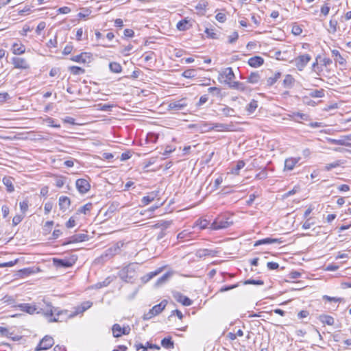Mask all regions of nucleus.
<instances>
[{"label":"nucleus","mask_w":351,"mask_h":351,"mask_svg":"<svg viewBox=\"0 0 351 351\" xmlns=\"http://www.w3.org/2000/svg\"><path fill=\"white\" fill-rule=\"evenodd\" d=\"M93 305V302L90 301H85L81 303L80 305L74 307L73 312H69L68 310H58V308L52 307L49 306L47 310L43 312V314L49 317V322H62L60 319L61 315H65L66 318H73L80 314H83L84 311L90 308Z\"/></svg>","instance_id":"nucleus-1"},{"label":"nucleus","mask_w":351,"mask_h":351,"mask_svg":"<svg viewBox=\"0 0 351 351\" xmlns=\"http://www.w3.org/2000/svg\"><path fill=\"white\" fill-rule=\"evenodd\" d=\"M232 221H229L228 218L225 217H217L210 224V229L218 230L226 229L232 225Z\"/></svg>","instance_id":"nucleus-2"},{"label":"nucleus","mask_w":351,"mask_h":351,"mask_svg":"<svg viewBox=\"0 0 351 351\" xmlns=\"http://www.w3.org/2000/svg\"><path fill=\"white\" fill-rule=\"evenodd\" d=\"M167 304V300H163L158 304H156L151 308L149 312L145 313L143 315L144 320H148L154 317V316L160 314L166 307Z\"/></svg>","instance_id":"nucleus-3"},{"label":"nucleus","mask_w":351,"mask_h":351,"mask_svg":"<svg viewBox=\"0 0 351 351\" xmlns=\"http://www.w3.org/2000/svg\"><path fill=\"white\" fill-rule=\"evenodd\" d=\"M124 245L123 242L119 241L114 244L112 246L110 247L101 254V258L102 259H108L110 258L113 256L119 254L121 251V247Z\"/></svg>","instance_id":"nucleus-4"},{"label":"nucleus","mask_w":351,"mask_h":351,"mask_svg":"<svg viewBox=\"0 0 351 351\" xmlns=\"http://www.w3.org/2000/svg\"><path fill=\"white\" fill-rule=\"evenodd\" d=\"M311 60V56L309 54L300 55L295 58L293 62L299 71H302L306 64Z\"/></svg>","instance_id":"nucleus-5"},{"label":"nucleus","mask_w":351,"mask_h":351,"mask_svg":"<svg viewBox=\"0 0 351 351\" xmlns=\"http://www.w3.org/2000/svg\"><path fill=\"white\" fill-rule=\"evenodd\" d=\"M54 344V340L52 337L45 335L39 342L35 348V351L46 350L51 348Z\"/></svg>","instance_id":"nucleus-6"},{"label":"nucleus","mask_w":351,"mask_h":351,"mask_svg":"<svg viewBox=\"0 0 351 351\" xmlns=\"http://www.w3.org/2000/svg\"><path fill=\"white\" fill-rule=\"evenodd\" d=\"M187 106L186 99L182 98L179 100H173L168 104V110H182Z\"/></svg>","instance_id":"nucleus-7"},{"label":"nucleus","mask_w":351,"mask_h":351,"mask_svg":"<svg viewBox=\"0 0 351 351\" xmlns=\"http://www.w3.org/2000/svg\"><path fill=\"white\" fill-rule=\"evenodd\" d=\"M233 128L232 124H225L220 123H212V127H210L208 129H203L204 132H210L211 130H215L217 132L222 131H232Z\"/></svg>","instance_id":"nucleus-8"},{"label":"nucleus","mask_w":351,"mask_h":351,"mask_svg":"<svg viewBox=\"0 0 351 351\" xmlns=\"http://www.w3.org/2000/svg\"><path fill=\"white\" fill-rule=\"evenodd\" d=\"M112 334L114 337H120L122 335H128L130 332L129 326L121 327L118 324H114L112 328Z\"/></svg>","instance_id":"nucleus-9"},{"label":"nucleus","mask_w":351,"mask_h":351,"mask_svg":"<svg viewBox=\"0 0 351 351\" xmlns=\"http://www.w3.org/2000/svg\"><path fill=\"white\" fill-rule=\"evenodd\" d=\"M14 67L19 69H29L30 68L27 60L23 58L13 57L11 61Z\"/></svg>","instance_id":"nucleus-10"},{"label":"nucleus","mask_w":351,"mask_h":351,"mask_svg":"<svg viewBox=\"0 0 351 351\" xmlns=\"http://www.w3.org/2000/svg\"><path fill=\"white\" fill-rule=\"evenodd\" d=\"M75 186L82 194L86 193L90 189V184L89 182L84 178L77 179L75 182Z\"/></svg>","instance_id":"nucleus-11"},{"label":"nucleus","mask_w":351,"mask_h":351,"mask_svg":"<svg viewBox=\"0 0 351 351\" xmlns=\"http://www.w3.org/2000/svg\"><path fill=\"white\" fill-rule=\"evenodd\" d=\"M71 60L79 63H89L92 60V56L89 53L83 52L79 55L73 56Z\"/></svg>","instance_id":"nucleus-12"},{"label":"nucleus","mask_w":351,"mask_h":351,"mask_svg":"<svg viewBox=\"0 0 351 351\" xmlns=\"http://www.w3.org/2000/svg\"><path fill=\"white\" fill-rule=\"evenodd\" d=\"M173 298L178 302L181 303L182 305L185 306H191L193 303L192 300L190 298L182 295L180 292H176L173 293Z\"/></svg>","instance_id":"nucleus-13"},{"label":"nucleus","mask_w":351,"mask_h":351,"mask_svg":"<svg viewBox=\"0 0 351 351\" xmlns=\"http://www.w3.org/2000/svg\"><path fill=\"white\" fill-rule=\"evenodd\" d=\"M221 77H225V83L228 85L230 82H233V80L235 78L234 73L231 67H228L224 69V71L220 74Z\"/></svg>","instance_id":"nucleus-14"},{"label":"nucleus","mask_w":351,"mask_h":351,"mask_svg":"<svg viewBox=\"0 0 351 351\" xmlns=\"http://www.w3.org/2000/svg\"><path fill=\"white\" fill-rule=\"evenodd\" d=\"M53 264L58 268H69L72 267L73 263L68 259L53 258Z\"/></svg>","instance_id":"nucleus-15"},{"label":"nucleus","mask_w":351,"mask_h":351,"mask_svg":"<svg viewBox=\"0 0 351 351\" xmlns=\"http://www.w3.org/2000/svg\"><path fill=\"white\" fill-rule=\"evenodd\" d=\"M16 307H18L21 311L31 315L34 314L38 310L35 306L31 305L28 303L19 304Z\"/></svg>","instance_id":"nucleus-16"},{"label":"nucleus","mask_w":351,"mask_h":351,"mask_svg":"<svg viewBox=\"0 0 351 351\" xmlns=\"http://www.w3.org/2000/svg\"><path fill=\"white\" fill-rule=\"evenodd\" d=\"M282 241L280 239H273V238H265L263 239L258 240L255 242L254 246H258L260 245H268L272 243H281Z\"/></svg>","instance_id":"nucleus-17"},{"label":"nucleus","mask_w":351,"mask_h":351,"mask_svg":"<svg viewBox=\"0 0 351 351\" xmlns=\"http://www.w3.org/2000/svg\"><path fill=\"white\" fill-rule=\"evenodd\" d=\"M300 158H289L285 161V170L291 171L296 164L300 161Z\"/></svg>","instance_id":"nucleus-18"},{"label":"nucleus","mask_w":351,"mask_h":351,"mask_svg":"<svg viewBox=\"0 0 351 351\" xmlns=\"http://www.w3.org/2000/svg\"><path fill=\"white\" fill-rule=\"evenodd\" d=\"M327 141L332 145H346L351 147V143H347L346 136H343L339 139L328 138Z\"/></svg>","instance_id":"nucleus-19"},{"label":"nucleus","mask_w":351,"mask_h":351,"mask_svg":"<svg viewBox=\"0 0 351 351\" xmlns=\"http://www.w3.org/2000/svg\"><path fill=\"white\" fill-rule=\"evenodd\" d=\"M247 62L250 66L256 68L261 66L264 63V60L262 57L256 56L250 58Z\"/></svg>","instance_id":"nucleus-20"},{"label":"nucleus","mask_w":351,"mask_h":351,"mask_svg":"<svg viewBox=\"0 0 351 351\" xmlns=\"http://www.w3.org/2000/svg\"><path fill=\"white\" fill-rule=\"evenodd\" d=\"M58 203H59V206H60V210H62L64 212L67 209H69V208L71 205V200L66 196H60L59 198Z\"/></svg>","instance_id":"nucleus-21"},{"label":"nucleus","mask_w":351,"mask_h":351,"mask_svg":"<svg viewBox=\"0 0 351 351\" xmlns=\"http://www.w3.org/2000/svg\"><path fill=\"white\" fill-rule=\"evenodd\" d=\"M230 88L244 92L247 90L246 85L240 82H230L228 85Z\"/></svg>","instance_id":"nucleus-22"},{"label":"nucleus","mask_w":351,"mask_h":351,"mask_svg":"<svg viewBox=\"0 0 351 351\" xmlns=\"http://www.w3.org/2000/svg\"><path fill=\"white\" fill-rule=\"evenodd\" d=\"M222 106L223 107L219 110V111L222 113L223 115L226 117H232L236 116V112L233 108L226 105H222Z\"/></svg>","instance_id":"nucleus-23"},{"label":"nucleus","mask_w":351,"mask_h":351,"mask_svg":"<svg viewBox=\"0 0 351 351\" xmlns=\"http://www.w3.org/2000/svg\"><path fill=\"white\" fill-rule=\"evenodd\" d=\"M216 252L209 249H200L197 251L196 256L199 258L205 256H215Z\"/></svg>","instance_id":"nucleus-24"},{"label":"nucleus","mask_w":351,"mask_h":351,"mask_svg":"<svg viewBox=\"0 0 351 351\" xmlns=\"http://www.w3.org/2000/svg\"><path fill=\"white\" fill-rule=\"evenodd\" d=\"M12 51L15 55H21L25 52V47L21 43H15L12 46Z\"/></svg>","instance_id":"nucleus-25"},{"label":"nucleus","mask_w":351,"mask_h":351,"mask_svg":"<svg viewBox=\"0 0 351 351\" xmlns=\"http://www.w3.org/2000/svg\"><path fill=\"white\" fill-rule=\"evenodd\" d=\"M159 191H152L150 193H149L148 195L144 196L142 199L141 202L143 205H147L152 202L154 200V199L158 195Z\"/></svg>","instance_id":"nucleus-26"},{"label":"nucleus","mask_w":351,"mask_h":351,"mask_svg":"<svg viewBox=\"0 0 351 351\" xmlns=\"http://www.w3.org/2000/svg\"><path fill=\"white\" fill-rule=\"evenodd\" d=\"M2 181L3 184L6 186V189L8 193H12L14 191L12 178L5 176L3 178Z\"/></svg>","instance_id":"nucleus-27"},{"label":"nucleus","mask_w":351,"mask_h":351,"mask_svg":"<svg viewBox=\"0 0 351 351\" xmlns=\"http://www.w3.org/2000/svg\"><path fill=\"white\" fill-rule=\"evenodd\" d=\"M319 320L324 324H327L328 326H332L335 323L334 318L328 315H320L319 316Z\"/></svg>","instance_id":"nucleus-28"},{"label":"nucleus","mask_w":351,"mask_h":351,"mask_svg":"<svg viewBox=\"0 0 351 351\" xmlns=\"http://www.w3.org/2000/svg\"><path fill=\"white\" fill-rule=\"evenodd\" d=\"M332 57L335 58V61L338 62L340 65H344L346 62L345 58L342 57L339 51L337 49L332 50Z\"/></svg>","instance_id":"nucleus-29"},{"label":"nucleus","mask_w":351,"mask_h":351,"mask_svg":"<svg viewBox=\"0 0 351 351\" xmlns=\"http://www.w3.org/2000/svg\"><path fill=\"white\" fill-rule=\"evenodd\" d=\"M161 346L166 349H173L174 348V343L171 337H167L162 339Z\"/></svg>","instance_id":"nucleus-30"},{"label":"nucleus","mask_w":351,"mask_h":351,"mask_svg":"<svg viewBox=\"0 0 351 351\" xmlns=\"http://www.w3.org/2000/svg\"><path fill=\"white\" fill-rule=\"evenodd\" d=\"M87 235L84 234H79L72 236L69 239L68 243L81 242L86 240Z\"/></svg>","instance_id":"nucleus-31"},{"label":"nucleus","mask_w":351,"mask_h":351,"mask_svg":"<svg viewBox=\"0 0 351 351\" xmlns=\"http://www.w3.org/2000/svg\"><path fill=\"white\" fill-rule=\"evenodd\" d=\"M211 223L207 219H199L195 223V226H198L200 229L210 228Z\"/></svg>","instance_id":"nucleus-32"},{"label":"nucleus","mask_w":351,"mask_h":351,"mask_svg":"<svg viewBox=\"0 0 351 351\" xmlns=\"http://www.w3.org/2000/svg\"><path fill=\"white\" fill-rule=\"evenodd\" d=\"M191 26V25L189 23V21L186 19L181 20L177 23V28L180 31L187 30Z\"/></svg>","instance_id":"nucleus-33"},{"label":"nucleus","mask_w":351,"mask_h":351,"mask_svg":"<svg viewBox=\"0 0 351 351\" xmlns=\"http://www.w3.org/2000/svg\"><path fill=\"white\" fill-rule=\"evenodd\" d=\"M338 21L333 16L329 21V28L328 31L330 34H335L337 30Z\"/></svg>","instance_id":"nucleus-34"},{"label":"nucleus","mask_w":351,"mask_h":351,"mask_svg":"<svg viewBox=\"0 0 351 351\" xmlns=\"http://www.w3.org/2000/svg\"><path fill=\"white\" fill-rule=\"evenodd\" d=\"M295 80L291 75H286L283 80V85L285 88H290L293 86Z\"/></svg>","instance_id":"nucleus-35"},{"label":"nucleus","mask_w":351,"mask_h":351,"mask_svg":"<svg viewBox=\"0 0 351 351\" xmlns=\"http://www.w3.org/2000/svg\"><path fill=\"white\" fill-rule=\"evenodd\" d=\"M110 70L114 73H119L122 71L121 65L116 62H112L109 64Z\"/></svg>","instance_id":"nucleus-36"},{"label":"nucleus","mask_w":351,"mask_h":351,"mask_svg":"<svg viewBox=\"0 0 351 351\" xmlns=\"http://www.w3.org/2000/svg\"><path fill=\"white\" fill-rule=\"evenodd\" d=\"M258 107L257 101L252 99L246 106V110L249 114H251L254 112L256 109Z\"/></svg>","instance_id":"nucleus-37"},{"label":"nucleus","mask_w":351,"mask_h":351,"mask_svg":"<svg viewBox=\"0 0 351 351\" xmlns=\"http://www.w3.org/2000/svg\"><path fill=\"white\" fill-rule=\"evenodd\" d=\"M325 90L322 88L319 90H310L308 95L311 97L314 98H321L324 96Z\"/></svg>","instance_id":"nucleus-38"},{"label":"nucleus","mask_w":351,"mask_h":351,"mask_svg":"<svg viewBox=\"0 0 351 351\" xmlns=\"http://www.w3.org/2000/svg\"><path fill=\"white\" fill-rule=\"evenodd\" d=\"M245 166V162L243 160H239L235 165V167H232L231 169V173L234 175H239V171L243 168Z\"/></svg>","instance_id":"nucleus-39"},{"label":"nucleus","mask_w":351,"mask_h":351,"mask_svg":"<svg viewBox=\"0 0 351 351\" xmlns=\"http://www.w3.org/2000/svg\"><path fill=\"white\" fill-rule=\"evenodd\" d=\"M261 77L258 72H252L247 77V82L251 84H256L258 82Z\"/></svg>","instance_id":"nucleus-40"},{"label":"nucleus","mask_w":351,"mask_h":351,"mask_svg":"<svg viewBox=\"0 0 351 351\" xmlns=\"http://www.w3.org/2000/svg\"><path fill=\"white\" fill-rule=\"evenodd\" d=\"M280 76H281V73L280 72L276 73L274 76L269 77L267 80V84L269 86H271L272 85H274L277 82V80L280 77Z\"/></svg>","instance_id":"nucleus-41"},{"label":"nucleus","mask_w":351,"mask_h":351,"mask_svg":"<svg viewBox=\"0 0 351 351\" xmlns=\"http://www.w3.org/2000/svg\"><path fill=\"white\" fill-rule=\"evenodd\" d=\"M93 208V204L88 202L78 209V213L86 215Z\"/></svg>","instance_id":"nucleus-42"},{"label":"nucleus","mask_w":351,"mask_h":351,"mask_svg":"<svg viewBox=\"0 0 351 351\" xmlns=\"http://www.w3.org/2000/svg\"><path fill=\"white\" fill-rule=\"evenodd\" d=\"M170 276H171V274L169 273H166V274H163L161 277H160L157 280V281L156 282V286L159 287V286L163 285L164 283H165L168 280Z\"/></svg>","instance_id":"nucleus-43"},{"label":"nucleus","mask_w":351,"mask_h":351,"mask_svg":"<svg viewBox=\"0 0 351 351\" xmlns=\"http://www.w3.org/2000/svg\"><path fill=\"white\" fill-rule=\"evenodd\" d=\"M343 164V162L340 160H336L332 163H329V164H327L325 167H324V169L326 171H330L333 168H336V167H339L341 165Z\"/></svg>","instance_id":"nucleus-44"},{"label":"nucleus","mask_w":351,"mask_h":351,"mask_svg":"<svg viewBox=\"0 0 351 351\" xmlns=\"http://www.w3.org/2000/svg\"><path fill=\"white\" fill-rule=\"evenodd\" d=\"M158 138V135L157 134L149 132L147 134L146 136V141L147 143H155Z\"/></svg>","instance_id":"nucleus-45"},{"label":"nucleus","mask_w":351,"mask_h":351,"mask_svg":"<svg viewBox=\"0 0 351 351\" xmlns=\"http://www.w3.org/2000/svg\"><path fill=\"white\" fill-rule=\"evenodd\" d=\"M70 71L74 75H80L83 74L85 72V70L80 66H72L69 68Z\"/></svg>","instance_id":"nucleus-46"},{"label":"nucleus","mask_w":351,"mask_h":351,"mask_svg":"<svg viewBox=\"0 0 351 351\" xmlns=\"http://www.w3.org/2000/svg\"><path fill=\"white\" fill-rule=\"evenodd\" d=\"M239 286V283H237V284H234L232 285H225L220 288V289L219 290V292L223 293L225 291H228L234 289L238 287Z\"/></svg>","instance_id":"nucleus-47"},{"label":"nucleus","mask_w":351,"mask_h":351,"mask_svg":"<svg viewBox=\"0 0 351 351\" xmlns=\"http://www.w3.org/2000/svg\"><path fill=\"white\" fill-rule=\"evenodd\" d=\"M110 282H111V280H110V278L108 277V278H106L104 281L97 282V283L95 285V287H96L97 289H100V288H102V287H107L108 285H109V284L110 283Z\"/></svg>","instance_id":"nucleus-48"},{"label":"nucleus","mask_w":351,"mask_h":351,"mask_svg":"<svg viewBox=\"0 0 351 351\" xmlns=\"http://www.w3.org/2000/svg\"><path fill=\"white\" fill-rule=\"evenodd\" d=\"M244 285H263L264 284V282L261 280H253V279H249L246 280L243 282Z\"/></svg>","instance_id":"nucleus-49"},{"label":"nucleus","mask_w":351,"mask_h":351,"mask_svg":"<svg viewBox=\"0 0 351 351\" xmlns=\"http://www.w3.org/2000/svg\"><path fill=\"white\" fill-rule=\"evenodd\" d=\"M160 271H153V272H149V274H147V275H145L143 278L142 280H143L144 282H148L149 280H150L152 278H153L154 276H156V275H158L159 274Z\"/></svg>","instance_id":"nucleus-50"},{"label":"nucleus","mask_w":351,"mask_h":351,"mask_svg":"<svg viewBox=\"0 0 351 351\" xmlns=\"http://www.w3.org/2000/svg\"><path fill=\"white\" fill-rule=\"evenodd\" d=\"M182 76L186 78H193L195 76V71L194 69H188L183 72Z\"/></svg>","instance_id":"nucleus-51"},{"label":"nucleus","mask_w":351,"mask_h":351,"mask_svg":"<svg viewBox=\"0 0 351 351\" xmlns=\"http://www.w3.org/2000/svg\"><path fill=\"white\" fill-rule=\"evenodd\" d=\"M204 32L206 34L207 37L209 38H212V39L217 38V34L214 32L213 29L206 28Z\"/></svg>","instance_id":"nucleus-52"},{"label":"nucleus","mask_w":351,"mask_h":351,"mask_svg":"<svg viewBox=\"0 0 351 351\" xmlns=\"http://www.w3.org/2000/svg\"><path fill=\"white\" fill-rule=\"evenodd\" d=\"M267 178V173L266 169H263L261 172L257 173L255 176V178L258 179V180H264V179H266Z\"/></svg>","instance_id":"nucleus-53"},{"label":"nucleus","mask_w":351,"mask_h":351,"mask_svg":"<svg viewBox=\"0 0 351 351\" xmlns=\"http://www.w3.org/2000/svg\"><path fill=\"white\" fill-rule=\"evenodd\" d=\"M171 224L170 221H163L157 223L155 225V227L156 228H161L162 230L167 229Z\"/></svg>","instance_id":"nucleus-54"},{"label":"nucleus","mask_w":351,"mask_h":351,"mask_svg":"<svg viewBox=\"0 0 351 351\" xmlns=\"http://www.w3.org/2000/svg\"><path fill=\"white\" fill-rule=\"evenodd\" d=\"M19 272L21 274L22 276H28L34 273L33 269L29 267L21 269Z\"/></svg>","instance_id":"nucleus-55"},{"label":"nucleus","mask_w":351,"mask_h":351,"mask_svg":"<svg viewBox=\"0 0 351 351\" xmlns=\"http://www.w3.org/2000/svg\"><path fill=\"white\" fill-rule=\"evenodd\" d=\"M239 38V34L234 31L231 35L228 36V43L232 44L237 41Z\"/></svg>","instance_id":"nucleus-56"},{"label":"nucleus","mask_w":351,"mask_h":351,"mask_svg":"<svg viewBox=\"0 0 351 351\" xmlns=\"http://www.w3.org/2000/svg\"><path fill=\"white\" fill-rule=\"evenodd\" d=\"M19 206H20V209L21 210V212L25 214V212L28 209V202L27 200H24L23 202H21L19 203Z\"/></svg>","instance_id":"nucleus-57"},{"label":"nucleus","mask_w":351,"mask_h":351,"mask_svg":"<svg viewBox=\"0 0 351 351\" xmlns=\"http://www.w3.org/2000/svg\"><path fill=\"white\" fill-rule=\"evenodd\" d=\"M208 93L216 96H219L221 94V88L218 87H210L208 89Z\"/></svg>","instance_id":"nucleus-58"},{"label":"nucleus","mask_w":351,"mask_h":351,"mask_svg":"<svg viewBox=\"0 0 351 351\" xmlns=\"http://www.w3.org/2000/svg\"><path fill=\"white\" fill-rule=\"evenodd\" d=\"M323 299L324 300H326L328 302H340L343 300V298H341L330 297V296H328V295H324Z\"/></svg>","instance_id":"nucleus-59"},{"label":"nucleus","mask_w":351,"mask_h":351,"mask_svg":"<svg viewBox=\"0 0 351 351\" xmlns=\"http://www.w3.org/2000/svg\"><path fill=\"white\" fill-rule=\"evenodd\" d=\"M98 107H99V109L102 110V111H109L111 110V108L113 107L112 105H110V104H98Z\"/></svg>","instance_id":"nucleus-60"},{"label":"nucleus","mask_w":351,"mask_h":351,"mask_svg":"<svg viewBox=\"0 0 351 351\" xmlns=\"http://www.w3.org/2000/svg\"><path fill=\"white\" fill-rule=\"evenodd\" d=\"M52 208H53V203L52 202H48L45 204L44 210H45V213L46 215H48L51 211Z\"/></svg>","instance_id":"nucleus-61"},{"label":"nucleus","mask_w":351,"mask_h":351,"mask_svg":"<svg viewBox=\"0 0 351 351\" xmlns=\"http://www.w3.org/2000/svg\"><path fill=\"white\" fill-rule=\"evenodd\" d=\"M293 117L299 118L302 120H308V116L306 114H303L300 112H293Z\"/></svg>","instance_id":"nucleus-62"},{"label":"nucleus","mask_w":351,"mask_h":351,"mask_svg":"<svg viewBox=\"0 0 351 351\" xmlns=\"http://www.w3.org/2000/svg\"><path fill=\"white\" fill-rule=\"evenodd\" d=\"M23 217H24V216H22V215H15L12 219L13 226H16L19 223H20L21 221L23 220Z\"/></svg>","instance_id":"nucleus-63"},{"label":"nucleus","mask_w":351,"mask_h":351,"mask_svg":"<svg viewBox=\"0 0 351 351\" xmlns=\"http://www.w3.org/2000/svg\"><path fill=\"white\" fill-rule=\"evenodd\" d=\"M215 19L220 23H224L226 20V16L225 14L219 12L217 14Z\"/></svg>","instance_id":"nucleus-64"}]
</instances>
